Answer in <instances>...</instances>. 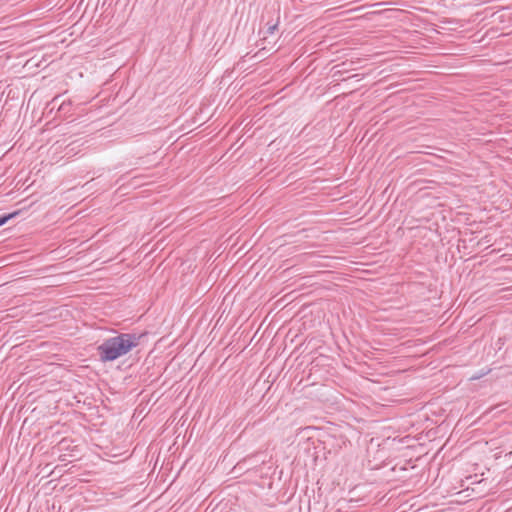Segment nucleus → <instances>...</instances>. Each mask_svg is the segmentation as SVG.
Here are the masks:
<instances>
[{
    "label": "nucleus",
    "instance_id": "obj_1",
    "mask_svg": "<svg viewBox=\"0 0 512 512\" xmlns=\"http://www.w3.org/2000/svg\"><path fill=\"white\" fill-rule=\"evenodd\" d=\"M139 338L134 334H120L105 340L99 347L100 359L103 362L114 361L127 354L138 345Z\"/></svg>",
    "mask_w": 512,
    "mask_h": 512
},
{
    "label": "nucleus",
    "instance_id": "obj_2",
    "mask_svg": "<svg viewBox=\"0 0 512 512\" xmlns=\"http://www.w3.org/2000/svg\"><path fill=\"white\" fill-rule=\"evenodd\" d=\"M16 214H17V212L0 217V226L4 225L9 219H12L13 217H15Z\"/></svg>",
    "mask_w": 512,
    "mask_h": 512
}]
</instances>
